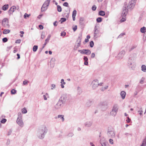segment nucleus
<instances>
[{"mask_svg":"<svg viewBox=\"0 0 146 146\" xmlns=\"http://www.w3.org/2000/svg\"><path fill=\"white\" fill-rule=\"evenodd\" d=\"M102 0H98V1L99 2H102Z\"/></svg>","mask_w":146,"mask_h":146,"instance_id":"69168bd1","label":"nucleus"},{"mask_svg":"<svg viewBox=\"0 0 146 146\" xmlns=\"http://www.w3.org/2000/svg\"><path fill=\"white\" fill-rule=\"evenodd\" d=\"M20 33L22 34H23L24 33V32L23 31H21Z\"/></svg>","mask_w":146,"mask_h":146,"instance_id":"bf43d9fd","label":"nucleus"},{"mask_svg":"<svg viewBox=\"0 0 146 146\" xmlns=\"http://www.w3.org/2000/svg\"><path fill=\"white\" fill-rule=\"evenodd\" d=\"M142 71L146 72V66L144 65H143L141 66Z\"/></svg>","mask_w":146,"mask_h":146,"instance_id":"dca6fc26","label":"nucleus"},{"mask_svg":"<svg viewBox=\"0 0 146 146\" xmlns=\"http://www.w3.org/2000/svg\"><path fill=\"white\" fill-rule=\"evenodd\" d=\"M95 56V54L94 53H92V54L91 56V58H93Z\"/></svg>","mask_w":146,"mask_h":146,"instance_id":"79ce46f5","label":"nucleus"},{"mask_svg":"<svg viewBox=\"0 0 146 146\" xmlns=\"http://www.w3.org/2000/svg\"><path fill=\"white\" fill-rule=\"evenodd\" d=\"M61 20L62 22H64L66 21V19L65 18H62L61 19Z\"/></svg>","mask_w":146,"mask_h":146,"instance_id":"49530a36","label":"nucleus"},{"mask_svg":"<svg viewBox=\"0 0 146 146\" xmlns=\"http://www.w3.org/2000/svg\"><path fill=\"white\" fill-rule=\"evenodd\" d=\"M16 9V7L15 6H12L9 9V11L10 13H13Z\"/></svg>","mask_w":146,"mask_h":146,"instance_id":"9b49d317","label":"nucleus"},{"mask_svg":"<svg viewBox=\"0 0 146 146\" xmlns=\"http://www.w3.org/2000/svg\"><path fill=\"white\" fill-rule=\"evenodd\" d=\"M8 8V5H5L2 7V9L3 10L5 11Z\"/></svg>","mask_w":146,"mask_h":146,"instance_id":"4468645a","label":"nucleus"},{"mask_svg":"<svg viewBox=\"0 0 146 146\" xmlns=\"http://www.w3.org/2000/svg\"><path fill=\"white\" fill-rule=\"evenodd\" d=\"M90 46L91 47H93V46L94 45V43L93 41H91L90 42Z\"/></svg>","mask_w":146,"mask_h":146,"instance_id":"cd10ccee","label":"nucleus"},{"mask_svg":"<svg viewBox=\"0 0 146 146\" xmlns=\"http://www.w3.org/2000/svg\"><path fill=\"white\" fill-rule=\"evenodd\" d=\"M96 7L95 5H94V6H92V9L93 11L96 10Z\"/></svg>","mask_w":146,"mask_h":146,"instance_id":"c9c22d12","label":"nucleus"},{"mask_svg":"<svg viewBox=\"0 0 146 146\" xmlns=\"http://www.w3.org/2000/svg\"><path fill=\"white\" fill-rule=\"evenodd\" d=\"M99 14L100 15L104 16L105 15V13L104 11H99Z\"/></svg>","mask_w":146,"mask_h":146,"instance_id":"ddd939ff","label":"nucleus"},{"mask_svg":"<svg viewBox=\"0 0 146 146\" xmlns=\"http://www.w3.org/2000/svg\"><path fill=\"white\" fill-rule=\"evenodd\" d=\"M61 87L62 88H64V85H63V84H61Z\"/></svg>","mask_w":146,"mask_h":146,"instance_id":"052dcab7","label":"nucleus"},{"mask_svg":"<svg viewBox=\"0 0 146 146\" xmlns=\"http://www.w3.org/2000/svg\"><path fill=\"white\" fill-rule=\"evenodd\" d=\"M89 41V40L87 38H86L85 40V41L86 42H88Z\"/></svg>","mask_w":146,"mask_h":146,"instance_id":"3c124183","label":"nucleus"},{"mask_svg":"<svg viewBox=\"0 0 146 146\" xmlns=\"http://www.w3.org/2000/svg\"><path fill=\"white\" fill-rule=\"evenodd\" d=\"M102 145L103 146H104V145L105 146L106 145L105 144V143H104L102 144Z\"/></svg>","mask_w":146,"mask_h":146,"instance_id":"338daca9","label":"nucleus"},{"mask_svg":"<svg viewBox=\"0 0 146 146\" xmlns=\"http://www.w3.org/2000/svg\"><path fill=\"white\" fill-rule=\"evenodd\" d=\"M7 120L5 119H2L1 121V122L2 123H5V122Z\"/></svg>","mask_w":146,"mask_h":146,"instance_id":"c85d7f7f","label":"nucleus"},{"mask_svg":"<svg viewBox=\"0 0 146 146\" xmlns=\"http://www.w3.org/2000/svg\"><path fill=\"white\" fill-rule=\"evenodd\" d=\"M126 20L125 18H123L122 19H121V20L120 21L121 22H123L125 21Z\"/></svg>","mask_w":146,"mask_h":146,"instance_id":"4c0bfd02","label":"nucleus"},{"mask_svg":"<svg viewBox=\"0 0 146 146\" xmlns=\"http://www.w3.org/2000/svg\"><path fill=\"white\" fill-rule=\"evenodd\" d=\"M109 142L110 144H113V140L110 139L109 140Z\"/></svg>","mask_w":146,"mask_h":146,"instance_id":"58836bf2","label":"nucleus"},{"mask_svg":"<svg viewBox=\"0 0 146 146\" xmlns=\"http://www.w3.org/2000/svg\"><path fill=\"white\" fill-rule=\"evenodd\" d=\"M49 54H52V51H49Z\"/></svg>","mask_w":146,"mask_h":146,"instance_id":"680f3d73","label":"nucleus"},{"mask_svg":"<svg viewBox=\"0 0 146 146\" xmlns=\"http://www.w3.org/2000/svg\"><path fill=\"white\" fill-rule=\"evenodd\" d=\"M52 89H53V88H54L55 87V85L54 84H52Z\"/></svg>","mask_w":146,"mask_h":146,"instance_id":"de8ad7c7","label":"nucleus"},{"mask_svg":"<svg viewBox=\"0 0 146 146\" xmlns=\"http://www.w3.org/2000/svg\"><path fill=\"white\" fill-rule=\"evenodd\" d=\"M49 39H46L45 40V43H46L48 42Z\"/></svg>","mask_w":146,"mask_h":146,"instance_id":"603ef678","label":"nucleus"},{"mask_svg":"<svg viewBox=\"0 0 146 146\" xmlns=\"http://www.w3.org/2000/svg\"><path fill=\"white\" fill-rule=\"evenodd\" d=\"M61 83L62 84V82H63V84H65V82L64 81V80L63 79H62L61 80Z\"/></svg>","mask_w":146,"mask_h":146,"instance_id":"a18cd8bd","label":"nucleus"},{"mask_svg":"<svg viewBox=\"0 0 146 146\" xmlns=\"http://www.w3.org/2000/svg\"><path fill=\"white\" fill-rule=\"evenodd\" d=\"M145 79L144 78H142L140 81V83L142 84L144 83Z\"/></svg>","mask_w":146,"mask_h":146,"instance_id":"7c9ffc66","label":"nucleus"},{"mask_svg":"<svg viewBox=\"0 0 146 146\" xmlns=\"http://www.w3.org/2000/svg\"><path fill=\"white\" fill-rule=\"evenodd\" d=\"M84 21V19L82 18H81L80 20V23L81 24H82L83 23V22Z\"/></svg>","mask_w":146,"mask_h":146,"instance_id":"bb28decb","label":"nucleus"},{"mask_svg":"<svg viewBox=\"0 0 146 146\" xmlns=\"http://www.w3.org/2000/svg\"><path fill=\"white\" fill-rule=\"evenodd\" d=\"M90 144L92 145V146H95L92 143H90Z\"/></svg>","mask_w":146,"mask_h":146,"instance_id":"e2e57ef3","label":"nucleus"},{"mask_svg":"<svg viewBox=\"0 0 146 146\" xmlns=\"http://www.w3.org/2000/svg\"><path fill=\"white\" fill-rule=\"evenodd\" d=\"M146 29V28L145 27H143L141 29L140 31L141 33H145V30Z\"/></svg>","mask_w":146,"mask_h":146,"instance_id":"f3484780","label":"nucleus"},{"mask_svg":"<svg viewBox=\"0 0 146 146\" xmlns=\"http://www.w3.org/2000/svg\"><path fill=\"white\" fill-rule=\"evenodd\" d=\"M63 5L64 6L67 7L68 6V4L67 2H65L63 3Z\"/></svg>","mask_w":146,"mask_h":146,"instance_id":"f704fd0d","label":"nucleus"},{"mask_svg":"<svg viewBox=\"0 0 146 146\" xmlns=\"http://www.w3.org/2000/svg\"><path fill=\"white\" fill-rule=\"evenodd\" d=\"M4 94L3 92H1L0 94V96L1 97L3 94Z\"/></svg>","mask_w":146,"mask_h":146,"instance_id":"13d9d810","label":"nucleus"},{"mask_svg":"<svg viewBox=\"0 0 146 146\" xmlns=\"http://www.w3.org/2000/svg\"><path fill=\"white\" fill-rule=\"evenodd\" d=\"M126 5L125 4V3L124 4V7L125 9H124L123 10L122 12V16L123 17H125L126 16V15L127 13L128 12V9L126 7Z\"/></svg>","mask_w":146,"mask_h":146,"instance_id":"20e7f679","label":"nucleus"},{"mask_svg":"<svg viewBox=\"0 0 146 146\" xmlns=\"http://www.w3.org/2000/svg\"><path fill=\"white\" fill-rule=\"evenodd\" d=\"M38 48V47L37 46H34L33 48V51L35 52L37 50Z\"/></svg>","mask_w":146,"mask_h":146,"instance_id":"a211bd4d","label":"nucleus"},{"mask_svg":"<svg viewBox=\"0 0 146 146\" xmlns=\"http://www.w3.org/2000/svg\"><path fill=\"white\" fill-rule=\"evenodd\" d=\"M2 41L3 42H5L8 41V39L7 38H4L2 39Z\"/></svg>","mask_w":146,"mask_h":146,"instance_id":"c756f323","label":"nucleus"},{"mask_svg":"<svg viewBox=\"0 0 146 146\" xmlns=\"http://www.w3.org/2000/svg\"><path fill=\"white\" fill-rule=\"evenodd\" d=\"M72 28L73 30V31L75 32L77 29V26L76 25H75V26H73L72 27Z\"/></svg>","mask_w":146,"mask_h":146,"instance_id":"b1692460","label":"nucleus"},{"mask_svg":"<svg viewBox=\"0 0 146 146\" xmlns=\"http://www.w3.org/2000/svg\"><path fill=\"white\" fill-rule=\"evenodd\" d=\"M22 112L23 113H25L27 112V110L25 108H23L22 110Z\"/></svg>","mask_w":146,"mask_h":146,"instance_id":"aec40b11","label":"nucleus"},{"mask_svg":"<svg viewBox=\"0 0 146 146\" xmlns=\"http://www.w3.org/2000/svg\"><path fill=\"white\" fill-rule=\"evenodd\" d=\"M62 102L61 101H59L57 104H56V105L55 106V108H56L57 109H58V108H59L62 105Z\"/></svg>","mask_w":146,"mask_h":146,"instance_id":"6e6552de","label":"nucleus"},{"mask_svg":"<svg viewBox=\"0 0 146 146\" xmlns=\"http://www.w3.org/2000/svg\"><path fill=\"white\" fill-rule=\"evenodd\" d=\"M102 21V18L100 17H98L96 19V21L98 22H100Z\"/></svg>","mask_w":146,"mask_h":146,"instance_id":"393cba45","label":"nucleus"},{"mask_svg":"<svg viewBox=\"0 0 146 146\" xmlns=\"http://www.w3.org/2000/svg\"><path fill=\"white\" fill-rule=\"evenodd\" d=\"M57 9L58 11L59 12H60L62 10L61 7L59 5H58Z\"/></svg>","mask_w":146,"mask_h":146,"instance_id":"412c9836","label":"nucleus"},{"mask_svg":"<svg viewBox=\"0 0 146 146\" xmlns=\"http://www.w3.org/2000/svg\"><path fill=\"white\" fill-rule=\"evenodd\" d=\"M88 63L87 61H85L84 62V64L85 65H88Z\"/></svg>","mask_w":146,"mask_h":146,"instance_id":"8fccbe9b","label":"nucleus"},{"mask_svg":"<svg viewBox=\"0 0 146 146\" xmlns=\"http://www.w3.org/2000/svg\"><path fill=\"white\" fill-rule=\"evenodd\" d=\"M146 140L145 139L143 142L141 146H146Z\"/></svg>","mask_w":146,"mask_h":146,"instance_id":"4be33fe9","label":"nucleus"},{"mask_svg":"<svg viewBox=\"0 0 146 146\" xmlns=\"http://www.w3.org/2000/svg\"><path fill=\"white\" fill-rule=\"evenodd\" d=\"M16 92V91L15 89H13L11 91V93L12 94H15Z\"/></svg>","mask_w":146,"mask_h":146,"instance_id":"a878e982","label":"nucleus"},{"mask_svg":"<svg viewBox=\"0 0 146 146\" xmlns=\"http://www.w3.org/2000/svg\"><path fill=\"white\" fill-rule=\"evenodd\" d=\"M10 31L8 29H4L3 32V34H6L10 33Z\"/></svg>","mask_w":146,"mask_h":146,"instance_id":"2eb2a0df","label":"nucleus"},{"mask_svg":"<svg viewBox=\"0 0 146 146\" xmlns=\"http://www.w3.org/2000/svg\"><path fill=\"white\" fill-rule=\"evenodd\" d=\"M66 33L65 32H62L61 33V35L62 36H64L66 35Z\"/></svg>","mask_w":146,"mask_h":146,"instance_id":"473e14b6","label":"nucleus"},{"mask_svg":"<svg viewBox=\"0 0 146 146\" xmlns=\"http://www.w3.org/2000/svg\"><path fill=\"white\" fill-rule=\"evenodd\" d=\"M39 27L40 29H43V26L41 25H39Z\"/></svg>","mask_w":146,"mask_h":146,"instance_id":"37998d69","label":"nucleus"},{"mask_svg":"<svg viewBox=\"0 0 146 146\" xmlns=\"http://www.w3.org/2000/svg\"><path fill=\"white\" fill-rule=\"evenodd\" d=\"M81 40V36H79L78 38L77 41H78L79 42H80Z\"/></svg>","mask_w":146,"mask_h":146,"instance_id":"72a5a7b5","label":"nucleus"},{"mask_svg":"<svg viewBox=\"0 0 146 146\" xmlns=\"http://www.w3.org/2000/svg\"><path fill=\"white\" fill-rule=\"evenodd\" d=\"M126 94L125 92L124 91H122L121 92L120 94L123 99H124L125 98Z\"/></svg>","mask_w":146,"mask_h":146,"instance_id":"9d476101","label":"nucleus"},{"mask_svg":"<svg viewBox=\"0 0 146 146\" xmlns=\"http://www.w3.org/2000/svg\"><path fill=\"white\" fill-rule=\"evenodd\" d=\"M131 121V119L129 118V117H128L127 119L126 120L127 122L128 123H129Z\"/></svg>","mask_w":146,"mask_h":146,"instance_id":"a19ab883","label":"nucleus"},{"mask_svg":"<svg viewBox=\"0 0 146 146\" xmlns=\"http://www.w3.org/2000/svg\"><path fill=\"white\" fill-rule=\"evenodd\" d=\"M28 81L27 80H25V81H24L23 82V84H24V85H26V84H27L28 83Z\"/></svg>","mask_w":146,"mask_h":146,"instance_id":"ea45409f","label":"nucleus"},{"mask_svg":"<svg viewBox=\"0 0 146 146\" xmlns=\"http://www.w3.org/2000/svg\"><path fill=\"white\" fill-rule=\"evenodd\" d=\"M78 51L81 54H85L87 55L90 54L91 52L88 49L79 50Z\"/></svg>","mask_w":146,"mask_h":146,"instance_id":"7ed1b4c3","label":"nucleus"},{"mask_svg":"<svg viewBox=\"0 0 146 146\" xmlns=\"http://www.w3.org/2000/svg\"><path fill=\"white\" fill-rule=\"evenodd\" d=\"M30 15H28L25 13L24 15V17L26 19L27 17H29Z\"/></svg>","mask_w":146,"mask_h":146,"instance_id":"2f4dec72","label":"nucleus"},{"mask_svg":"<svg viewBox=\"0 0 146 146\" xmlns=\"http://www.w3.org/2000/svg\"><path fill=\"white\" fill-rule=\"evenodd\" d=\"M58 117H61L62 119V121H63L64 120V115H58Z\"/></svg>","mask_w":146,"mask_h":146,"instance_id":"6ab92c4d","label":"nucleus"},{"mask_svg":"<svg viewBox=\"0 0 146 146\" xmlns=\"http://www.w3.org/2000/svg\"><path fill=\"white\" fill-rule=\"evenodd\" d=\"M56 21H55V22H54L53 24L54 26H57V25H56Z\"/></svg>","mask_w":146,"mask_h":146,"instance_id":"864d4df0","label":"nucleus"},{"mask_svg":"<svg viewBox=\"0 0 146 146\" xmlns=\"http://www.w3.org/2000/svg\"><path fill=\"white\" fill-rule=\"evenodd\" d=\"M84 60H85V61H87L88 60V58L86 56H84Z\"/></svg>","mask_w":146,"mask_h":146,"instance_id":"c03bdc74","label":"nucleus"},{"mask_svg":"<svg viewBox=\"0 0 146 146\" xmlns=\"http://www.w3.org/2000/svg\"><path fill=\"white\" fill-rule=\"evenodd\" d=\"M50 3V1L48 0H47L46 1L43 5V7L45 6L46 7H48V6L49 3Z\"/></svg>","mask_w":146,"mask_h":146,"instance_id":"f8f14e48","label":"nucleus"},{"mask_svg":"<svg viewBox=\"0 0 146 146\" xmlns=\"http://www.w3.org/2000/svg\"><path fill=\"white\" fill-rule=\"evenodd\" d=\"M41 38H42V39H43V38H44V35H41Z\"/></svg>","mask_w":146,"mask_h":146,"instance_id":"4d7b16f0","label":"nucleus"},{"mask_svg":"<svg viewBox=\"0 0 146 146\" xmlns=\"http://www.w3.org/2000/svg\"><path fill=\"white\" fill-rule=\"evenodd\" d=\"M90 36L89 35H87V38L88 39L90 38Z\"/></svg>","mask_w":146,"mask_h":146,"instance_id":"5fc2aeb1","label":"nucleus"},{"mask_svg":"<svg viewBox=\"0 0 146 146\" xmlns=\"http://www.w3.org/2000/svg\"><path fill=\"white\" fill-rule=\"evenodd\" d=\"M124 114H125V116H127V114L126 113H125Z\"/></svg>","mask_w":146,"mask_h":146,"instance_id":"774afa93","label":"nucleus"},{"mask_svg":"<svg viewBox=\"0 0 146 146\" xmlns=\"http://www.w3.org/2000/svg\"><path fill=\"white\" fill-rule=\"evenodd\" d=\"M76 14V10H74L72 14V16L73 18V19L74 21L75 20V17Z\"/></svg>","mask_w":146,"mask_h":146,"instance_id":"1a4fd4ad","label":"nucleus"},{"mask_svg":"<svg viewBox=\"0 0 146 146\" xmlns=\"http://www.w3.org/2000/svg\"><path fill=\"white\" fill-rule=\"evenodd\" d=\"M2 25L4 27L8 28L9 27V25L8 24V20L7 18L4 19L2 20Z\"/></svg>","mask_w":146,"mask_h":146,"instance_id":"f257e3e1","label":"nucleus"},{"mask_svg":"<svg viewBox=\"0 0 146 146\" xmlns=\"http://www.w3.org/2000/svg\"><path fill=\"white\" fill-rule=\"evenodd\" d=\"M17 51V50H13V52L15 53Z\"/></svg>","mask_w":146,"mask_h":146,"instance_id":"0e129e2a","label":"nucleus"},{"mask_svg":"<svg viewBox=\"0 0 146 146\" xmlns=\"http://www.w3.org/2000/svg\"><path fill=\"white\" fill-rule=\"evenodd\" d=\"M118 110V108L117 107L114 106L113 107L112 111L111 112V114L113 115H115L116 114Z\"/></svg>","mask_w":146,"mask_h":146,"instance_id":"39448f33","label":"nucleus"},{"mask_svg":"<svg viewBox=\"0 0 146 146\" xmlns=\"http://www.w3.org/2000/svg\"><path fill=\"white\" fill-rule=\"evenodd\" d=\"M17 123L20 126L22 127L23 125V123L21 119L18 118L17 119Z\"/></svg>","mask_w":146,"mask_h":146,"instance_id":"423d86ee","label":"nucleus"},{"mask_svg":"<svg viewBox=\"0 0 146 146\" xmlns=\"http://www.w3.org/2000/svg\"><path fill=\"white\" fill-rule=\"evenodd\" d=\"M125 3L127 5L126 3ZM134 3H135L134 1L133 0L131 1L129 3L128 5L127 6L126 5V7H127V9H132L134 6Z\"/></svg>","mask_w":146,"mask_h":146,"instance_id":"f03ea898","label":"nucleus"},{"mask_svg":"<svg viewBox=\"0 0 146 146\" xmlns=\"http://www.w3.org/2000/svg\"><path fill=\"white\" fill-rule=\"evenodd\" d=\"M92 84L94 88H95L96 87L100 85V84L98 83V80H97L93 81Z\"/></svg>","mask_w":146,"mask_h":146,"instance_id":"0eeeda50","label":"nucleus"},{"mask_svg":"<svg viewBox=\"0 0 146 146\" xmlns=\"http://www.w3.org/2000/svg\"><path fill=\"white\" fill-rule=\"evenodd\" d=\"M21 42V40L20 39H18L16 40L15 43H20Z\"/></svg>","mask_w":146,"mask_h":146,"instance_id":"e433bc0d","label":"nucleus"},{"mask_svg":"<svg viewBox=\"0 0 146 146\" xmlns=\"http://www.w3.org/2000/svg\"><path fill=\"white\" fill-rule=\"evenodd\" d=\"M44 99L45 100H47V98L46 97V96L45 95H44Z\"/></svg>","mask_w":146,"mask_h":146,"instance_id":"6e6d98bb","label":"nucleus"},{"mask_svg":"<svg viewBox=\"0 0 146 146\" xmlns=\"http://www.w3.org/2000/svg\"><path fill=\"white\" fill-rule=\"evenodd\" d=\"M17 59H18L20 58V55L19 54H17Z\"/></svg>","mask_w":146,"mask_h":146,"instance_id":"09e8293b","label":"nucleus"},{"mask_svg":"<svg viewBox=\"0 0 146 146\" xmlns=\"http://www.w3.org/2000/svg\"><path fill=\"white\" fill-rule=\"evenodd\" d=\"M47 7H46V6H44L43 7V6H42L41 8V11H44L46 10Z\"/></svg>","mask_w":146,"mask_h":146,"instance_id":"5701e85b","label":"nucleus"}]
</instances>
